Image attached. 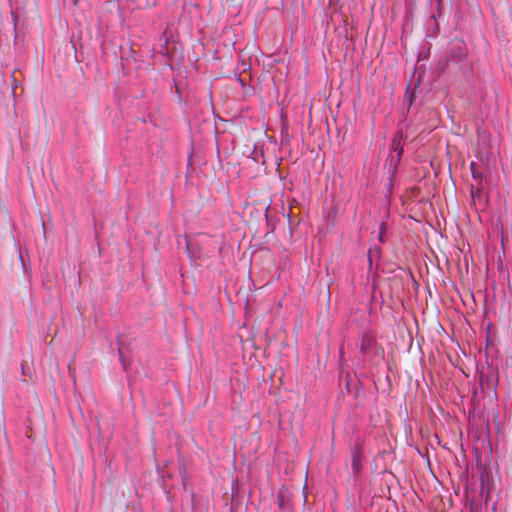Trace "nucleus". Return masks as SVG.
<instances>
[{"mask_svg": "<svg viewBox=\"0 0 512 512\" xmlns=\"http://www.w3.org/2000/svg\"><path fill=\"white\" fill-rule=\"evenodd\" d=\"M470 170H471L472 177L475 180H479V183H478V186H477V190H481L482 189V183H481L482 173L480 172L476 162L472 161L470 163Z\"/></svg>", "mask_w": 512, "mask_h": 512, "instance_id": "f257e3e1", "label": "nucleus"}, {"mask_svg": "<svg viewBox=\"0 0 512 512\" xmlns=\"http://www.w3.org/2000/svg\"><path fill=\"white\" fill-rule=\"evenodd\" d=\"M352 469L355 473H359L362 469V460L359 453L354 452L352 454V461H351Z\"/></svg>", "mask_w": 512, "mask_h": 512, "instance_id": "f03ea898", "label": "nucleus"}, {"mask_svg": "<svg viewBox=\"0 0 512 512\" xmlns=\"http://www.w3.org/2000/svg\"><path fill=\"white\" fill-rule=\"evenodd\" d=\"M393 149L395 151H397V156L398 158H400L402 156V153H403V148L400 146V138L399 139H394L393 140Z\"/></svg>", "mask_w": 512, "mask_h": 512, "instance_id": "7ed1b4c3", "label": "nucleus"}, {"mask_svg": "<svg viewBox=\"0 0 512 512\" xmlns=\"http://www.w3.org/2000/svg\"><path fill=\"white\" fill-rule=\"evenodd\" d=\"M372 341L370 337L365 336L362 340L361 349L364 350Z\"/></svg>", "mask_w": 512, "mask_h": 512, "instance_id": "20e7f679", "label": "nucleus"}, {"mask_svg": "<svg viewBox=\"0 0 512 512\" xmlns=\"http://www.w3.org/2000/svg\"><path fill=\"white\" fill-rule=\"evenodd\" d=\"M277 497H278L279 506H280V508H282L283 507V495H282V493H279Z\"/></svg>", "mask_w": 512, "mask_h": 512, "instance_id": "39448f33", "label": "nucleus"}, {"mask_svg": "<svg viewBox=\"0 0 512 512\" xmlns=\"http://www.w3.org/2000/svg\"><path fill=\"white\" fill-rule=\"evenodd\" d=\"M413 101H414V96H413V94H411L410 97H409L410 105L413 103Z\"/></svg>", "mask_w": 512, "mask_h": 512, "instance_id": "423d86ee", "label": "nucleus"}]
</instances>
